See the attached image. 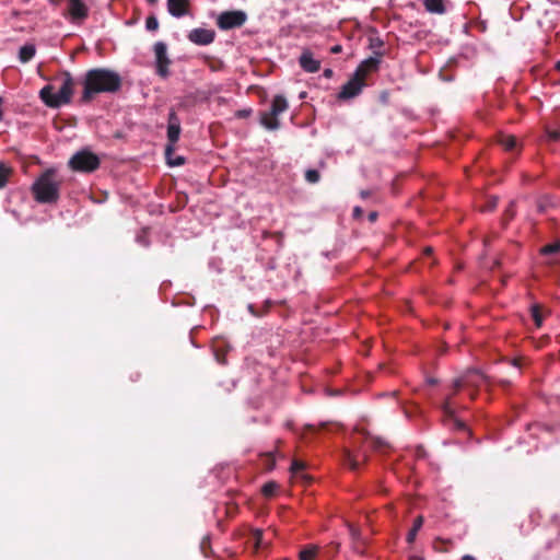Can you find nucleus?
Returning <instances> with one entry per match:
<instances>
[{"label":"nucleus","instance_id":"1","mask_svg":"<svg viewBox=\"0 0 560 560\" xmlns=\"http://www.w3.org/2000/svg\"><path fill=\"white\" fill-rule=\"evenodd\" d=\"M120 77L115 71L92 69L85 74L82 101L89 102L97 93L115 92L120 88Z\"/></svg>","mask_w":560,"mask_h":560},{"label":"nucleus","instance_id":"2","mask_svg":"<svg viewBox=\"0 0 560 560\" xmlns=\"http://www.w3.org/2000/svg\"><path fill=\"white\" fill-rule=\"evenodd\" d=\"M57 81L60 82L58 91H55V86L52 84L45 85L39 91L40 100L51 108H58L62 105L69 104L74 91V81L69 72L62 73Z\"/></svg>","mask_w":560,"mask_h":560},{"label":"nucleus","instance_id":"3","mask_svg":"<svg viewBox=\"0 0 560 560\" xmlns=\"http://www.w3.org/2000/svg\"><path fill=\"white\" fill-rule=\"evenodd\" d=\"M380 63V59L371 57L361 62L355 70L353 77L342 86L338 97L342 100H349L357 96L364 86V80L366 74L375 70Z\"/></svg>","mask_w":560,"mask_h":560},{"label":"nucleus","instance_id":"4","mask_svg":"<svg viewBox=\"0 0 560 560\" xmlns=\"http://www.w3.org/2000/svg\"><path fill=\"white\" fill-rule=\"evenodd\" d=\"M60 183L55 177H37L32 185L34 198L39 203H54L59 197Z\"/></svg>","mask_w":560,"mask_h":560},{"label":"nucleus","instance_id":"5","mask_svg":"<svg viewBox=\"0 0 560 560\" xmlns=\"http://www.w3.org/2000/svg\"><path fill=\"white\" fill-rule=\"evenodd\" d=\"M288 107L287 98L282 95H276L271 102L270 109L260 114V124L268 130L279 129V115L284 113Z\"/></svg>","mask_w":560,"mask_h":560},{"label":"nucleus","instance_id":"6","mask_svg":"<svg viewBox=\"0 0 560 560\" xmlns=\"http://www.w3.org/2000/svg\"><path fill=\"white\" fill-rule=\"evenodd\" d=\"M69 164L75 172L90 173L94 172L100 165V159L90 150H81L77 152L70 160Z\"/></svg>","mask_w":560,"mask_h":560},{"label":"nucleus","instance_id":"7","mask_svg":"<svg viewBox=\"0 0 560 560\" xmlns=\"http://www.w3.org/2000/svg\"><path fill=\"white\" fill-rule=\"evenodd\" d=\"M247 20L244 11H224L219 14L217 25L220 30L228 31L235 27H241Z\"/></svg>","mask_w":560,"mask_h":560},{"label":"nucleus","instance_id":"8","mask_svg":"<svg viewBox=\"0 0 560 560\" xmlns=\"http://www.w3.org/2000/svg\"><path fill=\"white\" fill-rule=\"evenodd\" d=\"M486 382V376L478 370H468L462 376L454 380L455 389L478 387Z\"/></svg>","mask_w":560,"mask_h":560},{"label":"nucleus","instance_id":"9","mask_svg":"<svg viewBox=\"0 0 560 560\" xmlns=\"http://www.w3.org/2000/svg\"><path fill=\"white\" fill-rule=\"evenodd\" d=\"M155 65L158 73L165 78L168 75V66L171 60L167 56V47L163 42H158L154 45Z\"/></svg>","mask_w":560,"mask_h":560},{"label":"nucleus","instance_id":"10","mask_svg":"<svg viewBox=\"0 0 560 560\" xmlns=\"http://www.w3.org/2000/svg\"><path fill=\"white\" fill-rule=\"evenodd\" d=\"M188 39L196 45H209L215 38V32L209 28H194L188 34Z\"/></svg>","mask_w":560,"mask_h":560},{"label":"nucleus","instance_id":"11","mask_svg":"<svg viewBox=\"0 0 560 560\" xmlns=\"http://www.w3.org/2000/svg\"><path fill=\"white\" fill-rule=\"evenodd\" d=\"M301 68L310 73L317 72L320 68V61L314 58V55L305 49L299 58Z\"/></svg>","mask_w":560,"mask_h":560},{"label":"nucleus","instance_id":"12","mask_svg":"<svg viewBox=\"0 0 560 560\" xmlns=\"http://www.w3.org/2000/svg\"><path fill=\"white\" fill-rule=\"evenodd\" d=\"M68 12L73 21H78L85 19L89 10L82 0H68Z\"/></svg>","mask_w":560,"mask_h":560},{"label":"nucleus","instance_id":"13","mask_svg":"<svg viewBox=\"0 0 560 560\" xmlns=\"http://www.w3.org/2000/svg\"><path fill=\"white\" fill-rule=\"evenodd\" d=\"M188 0H167V9L170 14L180 18L186 14Z\"/></svg>","mask_w":560,"mask_h":560},{"label":"nucleus","instance_id":"14","mask_svg":"<svg viewBox=\"0 0 560 560\" xmlns=\"http://www.w3.org/2000/svg\"><path fill=\"white\" fill-rule=\"evenodd\" d=\"M179 133H180L179 122L177 121L175 114L172 113L171 117H170V124L167 127V138L172 144H174L178 140Z\"/></svg>","mask_w":560,"mask_h":560},{"label":"nucleus","instance_id":"15","mask_svg":"<svg viewBox=\"0 0 560 560\" xmlns=\"http://www.w3.org/2000/svg\"><path fill=\"white\" fill-rule=\"evenodd\" d=\"M442 408H443L444 413L452 418L453 424L456 429H459V430L466 429L465 423L453 416L454 411L452 409L450 397L445 399Z\"/></svg>","mask_w":560,"mask_h":560},{"label":"nucleus","instance_id":"16","mask_svg":"<svg viewBox=\"0 0 560 560\" xmlns=\"http://www.w3.org/2000/svg\"><path fill=\"white\" fill-rule=\"evenodd\" d=\"M498 141L506 151H514L518 148L517 140L512 135H500Z\"/></svg>","mask_w":560,"mask_h":560},{"label":"nucleus","instance_id":"17","mask_svg":"<svg viewBox=\"0 0 560 560\" xmlns=\"http://www.w3.org/2000/svg\"><path fill=\"white\" fill-rule=\"evenodd\" d=\"M425 9L431 13H443L445 11L443 0H424Z\"/></svg>","mask_w":560,"mask_h":560},{"label":"nucleus","instance_id":"18","mask_svg":"<svg viewBox=\"0 0 560 560\" xmlns=\"http://www.w3.org/2000/svg\"><path fill=\"white\" fill-rule=\"evenodd\" d=\"M35 51L34 45H24L20 48L19 58L22 62H27L34 57Z\"/></svg>","mask_w":560,"mask_h":560},{"label":"nucleus","instance_id":"19","mask_svg":"<svg viewBox=\"0 0 560 560\" xmlns=\"http://www.w3.org/2000/svg\"><path fill=\"white\" fill-rule=\"evenodd\" d=\"M422 525H423V517L422 516H418L413 521L412 528L409 530V533L407 535V541L409 544H412L416 540L417 534L421 529Z\"/></svg>","mask_w":560,"mask_h":560},{"label":"nucleus","instance_id":"20","mask_svg":"<svg viewBox=\"0 0 560 560\" xmlns=\"http://www.w3.org/2000/svg\"><path fill=\"white\" fill-rule=\"evenodd\" d=\"M560 253V240L548 244L540 249V254L544 256H552Z\"/></svg>","mask_w":560,"mask_h":560},{"label":"nucleus","instance_id":"21","mask_svg":"<svg viewBox=\"0 0 560 560\" xmlns=\"http://www.w3.org/2000/svg\"><path fill=\"white\" fill-rule=\"evenodd\" d=\"M317 555L316 546H307L300 552V560H313Z\"/></svg>","mask_w":560,"mask_h":560},{"label":"nucleus","instance_id":"22","mask_svg":"<svg viewBox=\"0 0 560 560\" xmlns=\"http://www.w3.org/2000/svg\"><path fill=\"white\" fill-rule=\"evenodd\" d=\"M304 468H305L304 463H302L300 460H293L292 465H291V472L295 477L301 476V478H305L306 476L303 474Z\"/></svg>","mask_w":560,"mask_h":560},{"label":"nucleus","instance_id":"23","mask_svg":"<svg viewBox=\"0 0 560 560\" xmlns=\"http://www.w3.org/2000/svg\"><path fill=\"white\" fill-rule=\"evenodd\" d=\"M252 542L256 549H259L266 545L262 538V532L260 529H255L253 532Z\"/></svg>","mask_w":560,"mask_h":560},{"label":"nucleus","instance_id":"24","mask_svg":"<svg viewBox=\"0 0 560 560\" xmlns=\"http://www.w3.org/2000/svg\"><path fill=\"white\" fill-rule=\"evenodd\" d=\"M166 159H167V164L171 166L182 165L184 162V159L180 156L172 159V149L171 148H167V150H166Z\"/></svg>","mask_w":560,"mask_h":560},{"label":"nucleus","instance_id":"25","mask_svg":"<svg viewBox=\"0 0 560 560\" xmlns=\"http://www.w3.org/2000/svg\"><path fill=\"white\" fill-rule=\"evenodd\" d=\"M278 489V485L276 482H267L264 487H262V493L267 497H271L276 493Z\"/></svg>","mask_w":560,"mask_h":560},{"label":"nucleus","instance_id":"26","mask_svg":"<svg viewBox=\"0 0 560 560\" xmlns=\"http://www.w3.org/2000/svg\"><path fill=\"white\" fill-rule=\"evenodd\" d=\"M145 27L148 31H156L159 27L158 19L154 16H149L145 21Z\"/></svg>","mask_w":560,"mask_h":560},{"label":"nucleus","instance_id":"27","mask_svg":"<svg viewBox=\"0 0 560 560\" xmlns=\"http://www.w3.org/2000/svg\"><path fill=\"white\" fill-rule=\"evenodd\" d=\"M532 315H533V318L535 320L536 326L540 327L541 323H542V318H541V315L539 313L538 306L535 305V306L532 307Z\"/></svg>","mask_w":560,"mask_h":560},{"label":"nucleus","instance_id":"28","mask_svg":"<svg viewBox=\"0 0 560 560\" xmlns=\"http://www.w3.org/2000/svg\"><path fill=\"white\" fill-rule=\"evenodd\" d=\"M346 462L349 468L355 470L359 467V460L354 458L350 453L346 455Z\"/></svg>","mask_w":560,"mask_h":560},{"label":"nucleus","instance_id":"29","mask_svg":"<svg viewBox=\"0 0 560 560\" xmlns=\"http://www.w3.org/2000/svg\"><path fill=\"white\" fill-rule=\"evenodd\" d=\"M546 137L549 141H559L560 140V130H546Z\"/></svg>","mask_w":560,"mask_h":560},{"label":"nucleus","instance_id":"30","mask_svg":"<svg viewBox=\"0 0 560 560\" xmlns=\"http://www.w3.org/2000/svg\"><path fill=\"white\" fill-rule=\"evenodd\" d=\"M371 446L375 450H381L386 445V442L381 438H375L371 440Z\"/></svg>","mask_w":560,"mask_h":560},{"label":"nucleus","instance_id":"31","mask_svg":"<svg viewBox=\"0 0 560 560\" xmlns=\"http://www.w3.org/2000/svg\"><path fill=\"white\" fill-rule=\"evenodd\" d=\"M13 170L5 163L0 162V175H9Z\"/></svg>","mask_w":560,"mask_h":560},{"label":"nucleus","instance_id":"32","mask_svg":"<svg viewBox=\"0 0 560 560\" xmlns=\"http://www.w3.org/2000/svg\"><path fill=\"white\" fill-rule=\"evenodd\" d=\"M349 534L352 537L353 540H358L360 538V532L358 528H355L353 525H349Z\"/></svg>","mask_w":560,"mask_h":560},{"label":"nucleus","instance_id":"33","mask_svg":"<svg viewBox=\"0 0 560 560\" xmlns=\"http://www.w3.org/2000/svg\"><path fill=\"white\" fill-rule=\"evenodd\" d=\"M498 205V197H491L487 203L486 210L490 211Z\"/></svg>","mask_w":560,"mask_h":560},{"label":"nucleus","instance_id":"34","mask_svg":"<svg viewBox=\"0 0 560 560\" xmlns=\"http://www.w3.org/2000/svg\"><path fill=\"white\" fill-rule=\"evenodd\" d=\"M362 214V209L360 207H354L353 209V217L354 218H360Z\"/></svg>","mask_w":560,"mask_h":560},{"label":"nucleus","instance_id":"35","mask_svg":"<svg viewBox=\"0 0 560 560\" xmlns=\"http://www.w3.org/2000/svg\"><path fill=\"white\" fill-rule=\"evenodd\" d=\"M8 178L9 177H0V189L7 186Z\"/></svg>","mask_w":560,"mask_h":560},{"label":"nucleus","instance_id":"36","mask_svg":"<svg viewBox=\"0 0 560 560\" xmlns=\"http://www.w3.org/2000/svg\"><path fill=\"white\" fill-rule=\"evenodd\" d=\"M330 51L332 54H338V52L341 51V46L340 45H336V46L331 47Z\"/></svg>","mask_w":560,"mask_h":560},{"label":"nucleus","instance_id":"37","mask_svg":"<svg viewBox=\"0 0 560 560\" xmlns=\"http://www.w3.org/2000/svg\"><path fill=\"white\" fill-rule=\"evenodd\" d=\"M360 195L363 199H365L371 195V191L370 190H361Z\"/></svg>","mask_w":560,"mask_h":560},{"label":"nucleus","instance_id":"38","mask_svg":"<svg viewBox=\"0 0 560 560\" xmlns=\"http://www.w3.org/2000/svg\"><path fill=\"white\" fill-rule=\"evenodd\" d=\"M376 218H377V212H371V213L369 214V219H370V221H371V222L375 221V220H376Z\"/></svg>","mask_w":560,"mask_h":560},{"label":"nucleus","instance_id":"39","mask_svg":"<svg viewBox=\"0 0 560 560\" xmlns=\"http://www.w3.org/2000/svg\"><path fill=\"white\" fill-rule=\"evenodd\" d=\"M305 175H307V176H311V175H318V172H317V171H315V170H308V171H306Z\"/></svg>","mask_w":560,"mask_h":560},{"label":"nucleus","instance_id":"40","mask_svg":"<svg viewBox=\"0 0 560 560\" xmlns=\"http://www.w3.org/2000/svg\"><path fill=\"white\" fill-rule=\"evenodd\" d=\"M318 178H319V177H313V176L306 177V179H307L310 183H312V184L317 183Z\"/></svg>","mask_w":560,"mask_h":560},{"label":"nucleus","instance_id":"41","mask_svg":"<svg viewBox=\"0 0 560 560\" xmlns=\"http://www.w3.org/2000/svg\"><path fill=\"white\" fill-rule=\"evenodd\" d=\"M324 75H325L326 78H330V77L332 75V70H330V69H326V70L324 71Z\"/></svg>","mask_w":560,"mask_h":560},{"label":"nucleus","instance_id":"42","mask_svg":"<svg viewBox=\"0 0 560 560\" xmlns=\"http://www.w3.org/2000/svg\"><path fill=\"white\" fill-rule=\"evenodd\" d=\"M462 560H476V559L472 556H470V555H466V556L463 557Z\"/></svg>","mask_w":560,"mask_h":560},{"label":"nucleus","instance_id":"43","mask_svg":"<svg viewBox=\"0 0 560 560\" xmlns=\"http://www.w3.org/2000/svg\"><path fill=\"white\" fill-rule=\"evenodd\" d=\"M428 382H429V384H435V380H433V378H429Z\"/></svg>","mask_w":560,"mask_h":560},{"label":"nucleus","instance_id":"44","mask_svg":"<svg viewBox=\"0 0 560 560\" xmlns=\"http://www.w3.org/2000/svg\"><path fill=\"white\" fill-rule=\"evenodd\" d=\"M43 175L49 176V175H52V173L50 171H47Z\"/></svg>","mask_w":560,"mask_h":560},{"label":"nucleus","instance_id":"45","mask_svg":"<svg viewBox=\"0 0 560 560\" xmlns=\"http://www.w3.org/2000/svg\"><path fill=\"white\" fill-rule=\"evenodd\" d=\"M431 252H432V248H431V247L425 248V253H427V254H430Z\"/></svg>","mask_w":560,"mask_h":560},{"label":"nucleus","instance_id":"46","mask_svg":"<svg viewBox=\"0 0 560 560\" xmlns=\"http://www.w3.org/2000/svg\"><path fill=\"white\" fill-rule=\"evenodd\" d=\"M148 1L151 2V3H154L156 0H148Z\"/></svg>","mask_w":560,"mask_h":560}]
</instances>
